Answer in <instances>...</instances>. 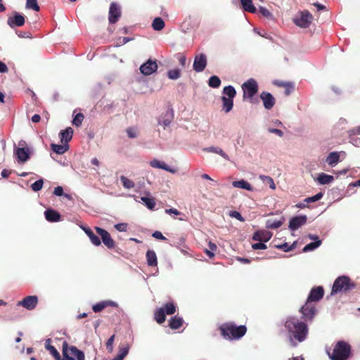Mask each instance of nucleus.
Returning a JSON list of instances; mask_svg holds the SVG:
<instances>
[{
	"label": "nucleus",
	"mask_w": 360,
	"mask_h": 360,
	"mask_svg": "<svg viewBox=\"0 0 360 360\" xmlns=\"http://www.w3.org/2000/svg\"><path fill=\"white\" fill-rule=\"evenodd\" d=\"M121 16V11L120 6L116 3H111L109 9L108 20L110 24H114Z\"/></svg>",
	"instance_id": "obj_16"
},
{
	"label": "nucleus",
	"mask_w": 360,
	"mask_h": 360,
	"mask_svg": "<svg viewBox=\"0 0 360 360\" xmlns=\"http://www.w3.org/2000/svg\"><path fill=\"white\" fill-rule=\"evenodd\" d=\"M184 323V320L181 317L174 316L169 320V326L172 330L179 329Z\"/></svg>",
	"instance_id": "obj_26"
},
{
	"label": "nucleus",
	"mask_w": 360,
	"mask_h": 360,
	"mask_svg": "<svg viewBox=\"0 0 360 360\" xmlns=\"http://www.w3.org/2000/svg\"><path fill=\"white\" fill-rule=\"evenodd\" d=\"M232 185L235 188H240L245 189L247 191H252V186H251V184L243 179L239 181H233Z\"/></svg>",
	"instance_id": "obj_29"
},
{
	"label": "nucleus",
	"mask_w": 360,
	"mask_h": 360,
	"mask_svg": "<svg viewBox=\"0 0 360 360\" xmlns=\"http://www.w3.org/2000/svg\"><path fill=\"white\" fill-rule=\"evenodd\" d=\"M53 194L57 196H63V188L61 186H57L54 188Z\"/></svg>",
	"instance_id": "obj_61"
},
{
	"label": "nucleus",
	"mask_w": 360,
	"mask_h": 360,
	"mask_svg": "<svg viewBox=\"0 0 360 360\" xmlns=\"http://www.w3.org/2000/svg\"><path fill=\"white\" fill-rule=\"evenodd\" d=\"M108 306L117 307V305L115 302L112 301H103L93 305L92 309L94 312L98 313Z\"/></svg>",
	"instance_id": "obj_24"
},
{
	"label": "nucleus",
	"mask_w": 360,
	"mask_h": 360,
	"mask_svg": "<svg viewBox=\"0 0 360 360\" xmlns=\"http://www.w3.org/2000/svg\"><path fill=\"white\" fill-rule=\"evenodd\" d=\"M259 11L264 17L266 18H270L272 15L271 13L267 8L262 6L259 7Z\"/></svg>",
	"instance_id": "obj_53"
},
{
	"label": "nucleus",
	"mask_w": 360,
	"mask_h": 360,
	"mask_svg": "<svg viewBox=\"0 0 360 360\" xmlns=\"http://www.w3.org/2000/svg\"><path fill=\"white\" fill-rule=\"evenodd\" d=\"M172 120L169 118H165L162 120H159L158 124L162 125L163 127L165 129L167 127H169L171 124Z\"/></svg>",
	"instance_id": "obj_57"
},
{
	"label": "nucleus",
	"mask_w": 360,
	"mask_h": 360,
	"mask_svg": "<svg viewBox=\"0 0 360 360\" xmlns=\"http://www.w3.org/2000/svg\"><path fill=\"white\" fill-rule=\"evenodd\" d=\"M147 264L149 266H157L158 258L154 250H148L146 252Z\"/></svg>",
	"instance_id": "obj_27"
},
{
	"label": "nucleus",
	"mask_w": 360,
	"mask_h": 360,
	"mask_svg": "<svg viewBox=\"0 0 360 360\" xmlns=\"http://www.w3.org/2000/svg\"><path fill=\"white\" fill-rule=\"evenodd\" d=\"M296 243H293L290 246H288L287 243H284L282 245H277L276 248L283 250L285 252H289L295 248Z\"/></svg>",
	"instance_id": "obj_48"
},
{
	"label": "nucleus",
	"mask_w": 360,
	"mask_h": 360,
	"mask_svg": "<svg viewBox=\"0 0 360 360\" xmlns=\"http://www.w3.org/2000/svg\"><path fill=\"white\" fill-rule=\"evenodd\" d=\"M165 26V23L164 20L160 17L155 18L152 22V27L155 31L162 30Z\"/></svg>",
	"instance_id": "obj_35"
},
{
	"label": "nucleus",
	"mask_w": 360,
	"mask_h": 360,
	"mask_svg": "<svg viewBox=\"0 0 360 360\" xmlns=\"http://www.w3.org/2000/svg\"><path fill=\"white\" fill-rule=\"evenodd\" d=\"M252 248L254 250H264L267 247L264 243L259 242V243L252 244Z\"/></svg>",
	"instance_id": "obj_56"
},
{
	"label": "nucleus",
	"mask_w": 360,
	"mask_h": 360,
	"mask_svg": "<svg viewBox=\"0 0 360 360\" xmlns=\"http://www.w3.org/2000/svg\"><path fill=\"white\" fill-rule=\"evenodd\" d=\"M229 216L233 218H236L240 221H245V219L242 217L240 212L237 211H231L229 214Z\"/></svg>",
	"instance_id": "obj_52"
},
{
	"label": "nucleus",
	"mask_w": 360,
	"mask_h": 360,
	"mask_svg": "<svg viewBox=\"0 0 360 360\" xmlns=\"http://www.w3.org/2000/svg\"><path fill=\"white\" fill-rule=\"evenodd\" d=\"M244 99L252 102L254 96L258 92V84L254 79H250L242 85Z\"/></svg>",
	"instance_id": "obj_7"
},
{
	"label": "nucleus",
	"mask_w": 360,
	"mask_h": 360,
	"mask_svg": "<svg viewBox=\"0 0 360 360\" xmlns=\"http://www.w3.org/2000/svg\"><path fill=\"white\" fill-rule=\"evenodd\" d=\"M285 95L288 96L291 94V92L294 89V85L292 83L288 84V86H285Z\"/></svg>",
	"instance_id": "obj_60"
},
{
	"label": "nucleus",
	"mask_w": 360,
	"mask_h": 360,
	"mask_svg": "<svg viewBox=\"0 0 360 360\" xmlns=\"http://www.w3.org/2000/svg\"><path fill=\"white\" fill-rule=\"evenodd\" d=\"M317 180L320 184L324 185L332 182L334 180V177L331 175L321 173L319 174Z\"/></svg>",
	"instance_id": "obj_36"
},
{
	"label": "nucleus",
	"mask_w": 360,
	"mask_h": 360,
	"mask_svg": "<svg viewBox=\"0 0 360 360\" xmlns=\"http://www.w3.org/2000/svg\"><path fill=\"white\" fill-rule=\"evenodd\" d=\"M115 340V335H112L106 342V348L109 352H112L113 350V342Z\"/></svg>",
	"instance_id": "obj_51"
},
{
	"label": "nucleus",
	"mask_w": 360,
	"mask_h": 360,
	"mask_svg": "<svg viewBox=\"0 0 360 360\" xmlns=\"http://www.w3.org/2000/svg\"><path fill=\"white\" fill-rule=\"evenodd\" d=\"M43 184H44V181L42 179H39V180L36 181L35 182H34L31 185V188H32V191L37 192V191H40L42 188Z\"/></svg>",
	"instance_id": "obj_47"
},
{
	"label": "nucleus",
	"mask_w": 360,
	"mask_h": 360,
	"mask_svg": "<svg viewBox=\"0 0 360 360\" xmlns=\"http://www.w3.org/2000/svg\"><path fill=\"white\" fill-rule=\"evenodd\" d=\"M96 233L101 236L102 242L108 249H113L115 247V242L112 238L110 234L105 229L96 226Z\"/></svg>",
	"instance_id": "obj_11"
},
{
	"label": "nucleus",
	"mask_w": 360,
	"mask_h": 360,
	"mask_svg": "<svg viewBox=\"0 0 360 360\" xmlns=\"http://www.w3.org/2000/svg\"><path fill=\"white\" fill-rule=\"evenodd\" d=\"M313 20V15L307 10L300 11L294 18L295 24L302 28H307Z\"/></svg>",
	"instance_id": "obj_8"
},
{
	"label": "nucleus",
	"mask_w": 360,
	"mask_h": 360,
	"mask_svg": "<svg viewBox=\"0 0 360 360\" xmlns=\"http://www.w3.org/2000/svg\"><path fill=\"white\" fill-rule=\"evenodd\" d=\"M153 237H154L156 239L162 240H166L167 238L162 235V233L159 231H155L153 233Z\"/></svg>",
	"instance_id": "obj_58"
},
{
	"label": "nucleus",
	"mask_w": 360,
	"mask_h": 360,
	"mask_svg": "<svg viewBox=\"0 0 360 360\" xmlns=\"http://www.w3.org/2000/svg\"><path fill=\"white\" fill-rule=\"evenodd\" d=\"M120 180L122 183V185L125 188H127V189H131L132 188L134 187L135 184L134 183L133 181L127 179L126 176H120Z\"/></svg>",
	"instance_id": "obj_40"
},
{
	"label": "nucleus",
	"mask_w": 360,
	"mask_h": 360,
	"mask_svg": "<svg viewBox=\"0 0 360 360\" xmlns=\"http://www.w3.org/2000/svg\"><path fill=\"white\" fill-rule=\"evenodd\" d=\"M281 225L282 222L281 221H268L266 224V227L268 229H275L279 228Z\"/></svg>",
	"instance_id": "obj_49"
},
{
	"label": "nucleus",
	"mask_w": 360,
	"mask_h": 360,
	"mask_svg": "<svg viewBox=\"0 0 360 360\" xmlns=\"http://www.w3.org/2000/svg\"><path fill=\"white\" fill-rule=\"evenodd\" d=\"M177 59L179 60V65L182 68H184L186 66V56L184 55L181 54V53H179L177 55Z\"/></svg>",
	"instance_id": "obj_54"
},
{
	"label": "nucleus",
	"mask_w": 360,
	"mask_h": 360,
	"mask_svg": "<svg viewBox=\"0 0 360 360\" xmlns=\"http://www.w3.org/2000/svg\"><path fill=\"white\" fill-rule=\"evenodd\" d=\"M141 200L145 203L147 207L150 210H153L155 206V201L152 198L142 197Z\"/></svg>",
	"instance_id": "obj_42"
},
{
	"label": "nucleus",
	"mask_w": 360,
	"mask_h": 360,
	"mask_svg": "<svg viewBox=\"0 0 360 360\" xmlns=\"http://www.w3.org/2000/svg\"><path fill=\"white\" fill-rule=\"evenodd\" d=\"M126 132L127 134V136L130 139H134L137 136V131L136 128L134 127H129L127 129Z\"/></svg>",
	"instance_id": "obj_50"
},
{
	"label": "nucleus",
	"mask_w": 360,
	"mask_h": 360,
	"mask_svg": "<svg viewBox=\"0 0 360 360\" xmlns=\"http://www.w3.org/2000/svg\"><path fill=\"white\" fill-rule=\"evenodd\" d=\"M259 179H262L264 182L269 184V187L271 189L274 190L276 188V185L274 184V179L271 177L265 175H260Z\"/></svg>",
	"instance_id": "obj_44"
},
{
	"label": "nucleus",
	"mask_w": 360,
	"mask_h": 360,
	"mask_svg": "<svg viewBox=\"0 0 360 360\" xmlns=\"http://www.w3.org/2000/svg\"><path fill=\"white\" fill-rule=\"evenodd\" d=\"M300 311L302 313L304 321H311L317 312L316 304L306 301L305 304L300 308Z\"/></svg>",
	"instance_id": "obj_9"
},
{
	"label": "nucleus",
	"mask_w": 360,
	"mask_h": 360,
	"mask_svg": "<svg viewBox=\"0 0 360 360\" xmlns=\"http://www.w3.org/2000/svg\"><path fill=\"white\" fill-rule=\"evenodd\" d=\"M45 218L48 221L57 222L60 220L61 216L60 213L53 209H47L44 212Z\"/></svg>",
	"instance_id": "obj_21"
},
{
	"label": "nucleus",
	"mask_w": 360,
	"mask_h": 360,
	"mask_svg": "<svg viewBox=\"0 0 360 360\" xmlns=\"http://www.w3.org/2000/svg\"><path fill=\"white\" fill-rule=\"evenodd\" d=\"M307 217L306 215H301L292 217L289 221V229L295 231L306 224Z\"/></svg>",
	"instance_id": "obj_18"
},
{
	"label": "nucleus",
	"mask_w": 360,
	"mask_h": 360,
	"mask_svg": "<svg viewBox=\"0 0 360 360\" xmlns=\"http://www.w3.org/2000/svg\"><path fill=\"white\" fill-rule=\"evenodd\" d=\"M224 96H226L229 98L233 99L236 95V91L232 86H225L223 89Z\"/></svg>",
	"instance_id": "obj_37"
},
{
	"label": "nucleus",
	"mask_w": 360,
	"mask_h": 360,
	"mask_svg": "<svg viewBox=\"0 0 360 360\" xmlns=\"http://www.w3.org/2000/svg\"><path fill=\"white\" fill-rule=\"evenodd\" d=\"M324 295V290L322 286L313 288L307 297V301L315 303L323 298Z\"/></svg>",
	"instance_id": "obj_17"
},
{
	"label": "nucleus",
	"mask_w": 360,
	"mask_h": 360,
	"mask_svg": "<svg viewBox=\"0 0 360 360\" xmlns=\"http://www.w3.org/2000/svg\"><path fill=\"white\" fill-rule=\"evenodd\" d=\"M208 85L212 88H218L221 85V79L219 77L213 75L210 77Z\"/></svg>",
	"instance_id": "obj_38"
},
{
	"label": "nucleus",
	"mask_w": 360,
	"mask_h": 360,
	"mask_svg": "<svg viewBox=\"0 0 360 360\" xmlns=\"http://www.w3.org/2000/svg\"><path fill=\"white\" fill-rule=\"evenodd\" d=\"M165 212L167 213V214H174L175 215H179L180 214V212L178 211L175 208H170V209H167L165 210Z\"/></svg>",
	"instance_id": "obj_64"
},
{
	"label": "nucleus",
	"mask_w": 360,
	"mask_h": 360,
	"mask_svg": "<svg viewBox=\"0 0 360 360\" xmlns=\"http://www.w3.org/2000/svg\"><path fill=\"white\" fill-rule=\"evenodd\" d=\"M284 326L288 331L289 341L292 347H296L298 342H302L307 339L309 334L308 326L297 317H288L284 323Z\"/></svg>",
	"instance_id": "obj_1"
},
{
	"label": "nucleus",
	"mask_w": 360,
	"mask_h": 360,
	"mask_svg": "<svg viewBox=\"0 0 360 360\" xmlns=\"http://www.w3.org/2000/svg\"><path fill=\"white\" fill-rule=\"evenodd\" d=\"M73 129L68 127L65 130H62L60 133L61 143H68L72 138Z\"/></svg>",
	"instance_id": "obj_25"
},
{
	"label": "nucleus",
	"mask_w": 360,
	"mask_h": 360,
	"mask_svg": "<svg viewBox=\"0 0 360 360\" xmlns=\"http://www.w3.org/2000/svg\"><path fill=\"white\" fill-rule=\"evenodd\" d=\"M340 161V155L338 152H331L326 158V162L331 167H334Z\"/></svg>",
	"instance_id": "obj_28"
},
{
	"label": "nucleus",
	"mask_w": 360,
	"mask_h": 360,
	"mask_svg": "<svg viewBox=\"0 0 360 360\" xmlns=\"http://www.w3.org/2000/svg\"><path fill=\"white\" fill-rule=\"evenodd\" d=\"M269 131L271 133L278 135L280 137H282L283 136V132L278 129H269Z\"/></svg>",
	"instance_id": "obj_62"
},
{
	"label": "nucleus",
	"mask_w": 360,
	"mask_h": 360,
	"mask_svg": "<svg viewBox=\"0 0 360 360\" xmlns=\"http://www.w3.org/2000/svg\"><path fill=\"white\" fill-rule=\"evenodd\" d=\"M207 63V56L205 53L196 55L194 58L193 68L197 72H202Z\"/></svg>",
	"instance_id": "obj_13"
},
{
	"label": "nucleus",
	"mask_w": 360,
	"mask_h": 360,
	"mask_svg": "<svg viewBox=\"0 0 360 360\" xmlns=\"http://www.w3.org/2000/svg\"><path fill=\"white\" fill-rule=\"evenodd\" d=\"M356 287V284L348 276H342L337 278L333 285L331 294L338 292H348L352 290Z\"/></svg>",
	"instance_id": "obj_4"
},
{
	"label": "nucleus",
	"mask_w": 360,
	"mask_h": 360,
	"mask_svg": "<svg viewBox=\"0 0 360 360\" xmlns=\"http://www.w3.org/2000/svg\"><path fill=\"white\" fill-rule=\"evenodd\" d=\"M25 22V17L17 11L13 12V15L8 18L7 24L11 28L21 27Z\"/></svg>",
	"instance_id": "obj_12"
},
{
	"label": "nucleus",
	"mask_w": 360,
	"mask_h": 360,
	"mask_svg": "<svg viewBox=\"0 0 360 360\" xmlns=\"http://www.w3.org/2000/svg\"><path fill=\"white\" fill-rule=\"evenodd\" d=\"M26 8L32 9L34 11H39L40 10L37 0H26Z\"/></svg>",
	"instance_id": "obj_41"
},
{
	"label": "nucleus",
	"mask_w": 360,
	"mask_h": 360,
	"mask_svg": "<svg viewBox=\"0 0 360 360\" xmlns=\"http://www.w3.org/2000/svg\"><path fill=\"white\" fill-rule=\"evenodd\" d=\"M221 101H222V103H223V105H222L223 110H224L226 112H230L232 110L233 106V99L229 98L226 96H222Z\"/></svg>",
	"instance_id": "obj_32"
},
{
	"label": "nucleus",
	"mask_w": 360,
	"mask_h": 360,
	"mask_svg": "<svg viewBox=\"0 0 360 360\" xmlns=\"http://www.w3.org/2000/svg\"><path fill=\"white\" fill-rule=\"evenodd\" d=\"M158 68L156 60L149 59L140 67V71L144 75H150L157 71Z\"/></svg>",
	"instance_id": "obj_15"
},
{
	"label": "nucleus",
	"mask_w": 360,
	"mask_h": 360,
	"mask_svg": "<svg viewBox=\"0 0 360 360\" xmlns=\"http://www.w3.org/2000/svg\"><path fill=\"white\" fill-rule=\"evenodd\" d=\"M243 8L248 12L255 13L257 11L252 0H240Z\"/></svg>",
	"instance_id": "obj_30"
},
{
	"label": "nucleus",
	"mask_w": 360,
	"mask_h": 360,
	"mask_svg": "<svg viewBox=\"0 0 360 360\" xmlns=\"http://www.w3.org/2000/svg\"><path fill=\"white\" fill-rule=\"evenodd\" d=\"M19 146L20 147L16 148L14 150V154L19 162H25L30 158V150L29 148L25 147L26 146V142L25 141H20L19 142Z\"/></svg>",
	"instance_id": "obj_10"
},
{
	"label": "nucleus",
	"mask_w": 360,
	"mask_h": 360,
	"mask_svg": "<svg viewBox=\"0 0 360 360\" xmlns=\"http://www.w3.org/2000/svg\"><path fill=\"white\" fill-rule=\"evenodd\" d=\"M84 116L82 113H81V112L77 113L73 118L72 124L76 127H79L82 124V123L84 120Z\"/></svg>",
	"instance_id": "obj_45"
},
{
	"label": "nucleus",
	"mask_w": 360,
	"mask_h": 360,
	"mask_svg": "<svg viewBox=\"0 0 360 360\" xmlns=\"http://www.w3.org/2000/svg\"><path fill=\"white\" fill-rule=\"evenodd\" d=\"M115 228L118 231L122 232V231H127V224L126 223H120L115 225Z\"/></svg>",
	"instance_id": "obj_55"
},
{
	"label": "nucleus",
	"mask_w": 360,
	"mask_h": 360,
	"mask_svg": "<svg viewBox=\"0 0 360 360\" xmlns=\"http://www.w3.org/2000/svg\"><path fill=\"white\" fill-rule=\"evenodd\" d=\"M38 304V297L36 295H29L18 302V306H22L26 309L33 310Z\"/></svg>",
	"instance_id": "obj_14"
},
{
	"label": "nucleus",
	"mask_w": 360,
	"mask_h": 360,
	"mask_svg": "<svg viewBox=\"0 0 360 360\" xmlns=\"http://www.w3.org/2000/svg\"><path fill=\"white\" fill-rule=\"evenodd\" d=\"M63 145H58L56 143H51V148L53 151H54L57 154H63L65 153L69 148L68 145L63 143Z\"/></svg>",
	"instance_id": "obj_33"
},
{
	"label": "nucleus",
	"mask_w": 360,
	"mask_h": 360,
	"mask_svg": "<svg viewBox=\"0 0 360 360\" xmlns=\"http://www.w3.org/2000/svg\"><path fill=\"white\" fill-rule=\"evenodd\" d=\"M221 335L227 340H238L247 333V327L244 325L238 326L235 322L228 321L219 327Z\"/></svg>",
	"instance_id": "obj_2"
},
{
	"label": "nucleus",
	"mask_w": 360,
	"mask_h": 360,
	"mask_svg": "<svg viewBox=\"0 0 360 360\" xmlns=\"http://www.w3.org/2000/svg\"><path fill=\"white\" fill-rule=\"evenodd\" d=\"M323 195V193L321 192H319L314 196L305 198L304 202L307 203H311V202L318 201L322 198Z\"/></svg>",
	"instance_id": "obj_46"
},
{
	"label": "nucleus",
	"mask_w": 360,
	"mask_h": 360,
	"mask_svg": "<svg viewBox=\"0 0 360 360\" xmlns=\"http://www.w3.org/2000/svg\"><path fill=\"white\" fill-rule=\"evenodd\" d=\"M271 233L266 231H257L252 236V240L259 242H267L271 238Z\"/></svg>",
	"instance_id": "obj_20"
},
{
	"label": "nucleus",
	"mask_w": 360,
	"mask_h": 360,
	"mask_svg": "<svg viewBox=\"0 0 360 360\" xmlns=\"http://www.w3.org/2000/svg\"><path fill=\"white\" fill-rule=\"evenodd\" d=\"M51 340L48 339L46 341L45 347L47 350L50 352V353L53 356L56 360H65L62 359L60 357V355L59 352L57 351V349L52 345H50Z\"/></svg>",
	"instance_id": "obj_31"
},
{
	"label": "nucleus",
	"mask_w": 360,
	"mask_h": 360,
	"mask_svg": "<svg viewBox=\"0 0 360 360\" xmlns=\"http://www.w3.org/2000/svg\"><path fill=\"white\" fill-rule=\"evenodd\" d=\"M204 150H205L207 152H210V153H214L219 154V155H221L225 160H229V155L225 152H224V150L221 148H220L219 147H213V146H212V147H209V148H205Z\"/></svg>",
	"instance_id": "obj_34"
},
{
	"label": "nucleus",
	"mask_w": 360,
	"mask_h": 360,
	"mask_svg": "<svg viewBox=\"0 0 360 360\" xmlns=\"http://www.w3.org/2000/svg\"><path fill=\"white\" fill-rule=\"evenodd\" d=\"M290 82H283V81H281V80H276L274 82V84L276 85V86H281V87H285L286 86H288V84H289Z\"/></svg>",
	"instance_id": "obj_63"
},
{
	"label": "nucleus",
	"mask_w": 360,
	"mask_h": 360,
	"mask_svg": "<svg viewBox=\"0 0 360 360\" xmlns=\"http://www.w3.org/2000/svg\"><path fill=\"white\" fill-rule=\"evenodd\" d=\"M63 355L65 360H85V356L82 351L75 346H68L67 342L63 343Z\"/></svg>",
	"instance_id": "obj_6"
},
{
	"label": "nucleus",
	"mask_w": 360,
	"mask_h": 360,
	"mask_svg": "<svg viewBox=\"0 0 360 360\" xmlns=\"http://www.w3.org/2000/svg\"><path fill=\"white\" fill-rule=\"evenodd\" d=\"M260 98L263 101L264 106L266 109H271L275 104V98L269 92L264 91L261 94Z\"/></svg>",
	"instance_id": "obj_19"
},
{
	"label": "nucleus",
	"mask_w": 360,
	"mask_h": 360,
	"mask_svg": "<svg viewBox=\"0 0 360 360\" xmlns=\"http://www.w3.org/2000/svg\"><path fill=\"white\" fill-rule=\"evenodd\" d=\"M176 311V306L173 302H167L154 312V319L159 323H163L166 320V315H172Z\"/></svg>",
	"instance_id": "obj_5"
},
{
	"label": "nucleus",
	"mask_w": 360,
	"mask_h": 360,
	"mask_svg": "<svg viewBox=\"0 0 360 360\" xmlns=\"http://www.w3.org/2000/svg\"><path fill=\"white\" fill-rule=\"evenodd\" d=\"M150 165L152 167L162 169L169 172L172 174H174L176 172V169L171 168L169 166H168L165 162H160L158 160H153L150 161Z\"/></svg>",
	"instance_id": "obj_22"
},
{
	"label": "nucleus",
	"mask_w": 360,
	"mask_h": 360,
	"mask_svg": "<svg viewBox=\"0 0 360 360\" xmlns=\"http://www.w3.org/2000/svg\"><path fill=\"white\" fill-rule=\"evenodd\" d=\"M128 353V349L127 348H123L119 354L117 355L118 360H123V359L125 357V356Z\"/></svg>",
	"instance_id": "obj_59"
},
{
	"label": "nucleus",
	"mask_w": 360,
	"mask_h": 360,
	"mask_svg": "<svg viewBox=\"0 0 360 360\" xmlns=\"http://www.w3.org/2000/svg\"><path fill=\"white\" fill-rule=\"evenodd\" d=\"M321 240H318L314 242L310 243L304 246V248H303V251L308 252V251L314 250V249L319 247L321 245Z\"/></svg>",
	"instance_id": "obj_39"
},
{
	"label": "nucleus",
	"mask_w": 360,
	"mask_h": 360,
	"mask_svg": "<svg viewBox=\"0 0 360 360\" xmlns=\"http://www.w3.org/2000/svg\"><path fill=\"white\" fill-rule=\"evenodd\" d=\"M326 352L330 360H348L352 354L351 346L347 342L340 340L332 350L326 349Z\"/></svg>",
	"instance_id": "obj_3"
},
{
	"label": "nucleus",
	"mask_w": 360,
	"mask_h": 360,
	"mask_svg": "<svg viewBox=\"0 0 360 360\" xmlns=\"http://www.w3.org/2000/svg\"><path fill=\"white\" fill-rule=\"evenodd\" d=\"M82 229L85 232V233L89 236L92 244H94L96 246H99L101 244L100 238L96 235L94 234V233L90 228L82 226Z\"/></svg>",
	"instance_id": "obj_23"
},
{
	"label": "nucleus",
	"mask_w": 360,
	"mask_h": 360,
	"mask_svg": "<svg viewBox=\"0 0 360 360\" xmlns=\"http://www.w3.org/2000/svg\"><path fill=\"white\" fill-rule=\"evenodd\" d=\"M167 76L171 79H177L181 76V70L179 69H172L167 72Z\"/></svg>",
	"instance_id": "obj_43"
}]
</instances>
